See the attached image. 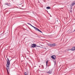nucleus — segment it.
<instances>
[{
  "instance_id": "1",
  "label": "nucleus",
  "mask_w": 75,
  "mask_h": 75,
  "mask_svg": "<svg viewBox=\"0 0 75 75\" xmlns=\"http://www.w3.org/2000/svg\"><path fill=\"white\" fill-rule=\"evenodd\" d=\"M7 64H6V69L8 74H9L10 73V62L9 59L7 58L6 60Z\"/></svg>"
},
{
  "instance_id": "2",
  "label": "nucleus",
  "mask_w": 75,
  "mask_h": 75,
  "mask_svg": "<svg viewBox=\"0 0 75 75\" xmlns=\"http://www.w3.org/2000/svg\"><path fill=\"white\" fill-rule=\"evenodd\" d=\"M27 24H29V25H31V27H33V28H34V29H35V30H36V31H39L40 33H42V32L40 30H39L37 28L33 26L32 25H31V24L30 23H28Z\"/></svg>"
},
{
  "instance_id": "3",
  "label": "nucleus",
  "mask_w": 75,
  "mask_h": 75,
  "mask_svg": "<svg viewBox=\"0 0 75 75\" xmlns=\"http://www.w3.org/2000/svg\"><path fill=\"white\" fill-rule=\"evenodd\" d=\"M37 47L36 44H32L31 47L32 48H35V47Z\"/></svg>"
},
{
  "instance_id": "4",
  "label": "nucleus",
  "mask_w": 75,
  "mask_h": 75,
  "mask_svg": "<svg viewBox=\"0 0 75 75\" xmlns=\"http://www.w3.org/2000/svg\"><path fill=\"white\" fill-rule=\"evenodd\" d=\"M52 69H51L49 71H47V74H52Z\"/></svg>"
},
{
  "instance_id": "5",
  "label": "nucleus",
  "mask_w": 75,
  "mask_h": 75,
  "mask_svg": "<svg viewBox=\"0 0 75 75\" xmlns=\"http://www.w3.org/2000/svg\"><path fill=\"white\" fill-rule=\"evenodd\" d=\"M52 59H56V56L55 55H53L51 57Z\"/></svg>"
},
{
  "instance_id": "6",
  "label": "nucleus",
  "mask_w": 75,
  "mask_h": 75,
  "mask_svg": "<svg viewBox=\"0 0 75 75\" xmlns=\"http://www.w3.org/2000/svg\"><path fill=\"white\" fill-rule=\"evenodd\" d=\"M75 47H73L71 49V51H75Z\"/></svg>"
},
{
  "instance_id": "7",
  "label": "nucleus",
  "mask_w": 75,
  "mask_h": 75,
  "mask_svg": "<svg viewBox=\"0 0 75 75\" xmlns=\"http://www.w3.org/2000/svg\"><path fill=\"white\" fill-rule=\"evenodd\" d=\"M51 8L49 6H47L46 7V9L48 10V9H50Z\"/></svg>"
},
{
  "instance_id": "8",
  "label": "nucleus",
  "mask_w": 75,
  "mask_h": 75,
  "mask_svg": "<svg viewBox=\"0 0 75 75\" xmlns=\"http://www.w3.org/2000/svg\"><path fill=\"white\" fill-rule=\"evenodd\" d=\"M49 46L51 47H52V44H50L49 45Z\"/></svg>"
},
{
  "instance_id": "9",
  "label": "nucleus",
  "mask_w": 75,
  "mask_h": 75,
  "mask_svg": "<svg viewBox=\"0 0 75 75\" xmlns=\"http://www.w3.org/2000/svg\"><path fill=\"white\" fill-rule=\"evenodd\" d=\"M75 3H72V4H71V5L72 6H74V5H75Z\"/></svg>"
},
{
  "instance_id": "10",
  "label": "nucleus",
  "mask_w": 75,
  "mask_h": 75,
  "mask_svg": "<svg viewBox=\"0 0 75 75\" xmlns=\"http://www.w3.org/2000/svg\"><path fill=\"white\" fill-rule=\"evenodd\" d=\"M55 43L52 44V47H55Z\"/></svg>"
},
{
  "instance_id": "11",
  "label": "nucleus",
  "mask_w": 75,
  "mask_h": 75,
  "mask_svg": "<svg viewBox=\"0 0 75 75\" xmlns=\"http://www.w3.org/2000/svg\"><path fill=\"white\" fill-rule=\"evenodd\" d=\"M25 75H28L27 73L25 72Z\"/></svg>"
},
{
  "instance_id": "12",
  "label": "nucleus",
  "mask_w": 75,
  "mask_h": 75,
  "mask_svg": "<svg viewBox=\"0 0 75 75\" xmlns=\"http://www.w3.org/2000/svg\"><path fill=\"white\" fill-rule=\"evenodd\" d=\"M5 4H6V5H7V6H9V4L8 3Z\"/></svg>"
},
{
  "instance_id": "13",
  "label": "nucleus",
  "mask_w": 75,
  "mask_h": 75,
  "mask_svg": "<svg viewBox=\"0 0 75 75\" xmlns=\"http://www.w3.org/2000/svg\"><path fill=\"white\" fill-rule=\"evenodd\" d=\"M71 50V49H68L67 50V51H70Z\"/></svg>"
},
{
  "instance_id": "14",
  "label": "nucleus",
  "mask_w": 75,
  "mask_h": 75,
  "mask_svg": "<svg viewBox=\"0 0 75 75\" xmlns=\"http://www.w3.org/2000/svg\"><path fill=\"white\" fill-rule=\"evenodd\" d=\"M46 66H47V65L48 64V61L46 62Z\"/></svg>"
},
{
  "instance_id": "15",
  "label": "nucleus",
  "mask_w": 75,
  "mask_h": 75,
  "mask_svg": "<svg viewBox=\"0 0 75 75\" xmlns=\"http://www.w3.org/2000/svg\"><path fill=\"white\" fill-rule=\"evenodd\" d=\"M39 67H40V66H39Z\"/></svg>"
}]
</instances>
